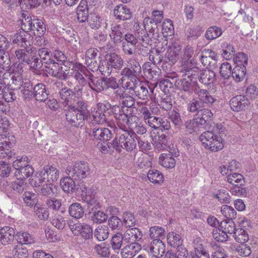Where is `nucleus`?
<instances>
[{
	"instance_id": "obj_35",
	"label": "nucleus",
	"mask_w": 258,
	"mask_h": 258,
	"mask_svg": "<svg viewBox=\"0 0 258 258\" xmlns=\"http://www.w3.org/2000/svg\"><path fill=\"white\" fill-rule=\"evenodd\" d=\"M75 179L70 176L65 177L60 181V186L62 190L67 193L73 192L76 188Z\"/></svg>"
},
{
	"instance_id": "obj_55",
	"label": "nucleus",
	"mask_w": 258,
	"mask_h": 258,
	"mask_svg": "<svg viewBox=\"0 0 258 258\" xmlns=\"http://www.w3.org/2000/svg\"><path fill=\"white\" fill-rule=\"evenodd\" d=\"M123 241H124V238L121 233L117 232L114 234L110 240V245L112 248L114 250L120 249Z\"/></svg>"
},
{
	"instance_id": "obj_5",
	"label": "nucleus",
	"mask_w": 258,
	"mask_h": 258,
	"mask_svg": "<svg viewBox=\"0 0 258 258\" xmlns=\"http://www.w3.org/2000/svg\"><path fill=\"white\" fill-rule=\"evenodd\" d=\"M66 173L75 180H81L90 175V169L87 163L78 162L68 166Z\"/></svg>"
},
{
	"instance_id": "obj_7",
	"label": "nucleus",
	"mask_w": 258,
	"mask_h": 258,
	"mask_svg": "<svg viewBox=\"0 0 258 258\" xmlns=\"http://www.w3.org/2000/svg\"><path fill=\"white\" fill-rule=\"evenodd\" d=\"M110 108L111 104L108 102L97 104L96 108L92 112V121L95 123L101 124L106 122L108 120Z\"/></svg>"
},
{
	"instance_id": "obj_47",
	"label": "nucleus",
	"mask_w": 258,
	"mask_h": 258,
	"mask_svg": "<svg viewBox=\"0 0 258 258\" xmlns=\"http://www.w3.org/2000/svg\"><path fill=\"white\" fill-rule=\"evenodd\" d=\"M31 31L35 35L42 36L45 32V26L43 21L38 19H33Z\"/></svg>"
},
{
	"instance_id": "obj_15",
	"label": "nucleus",
	"mask_w": 258,
	"mask_h": 258,
	"mask_svg": "<svg viewBox=\"0 0 258 258\" xmlns=\"http://www.w3.org/2000/svg\"><path fill=\"white\" fill-rule=\"evenodd\" d=\"M200 59L204 67L214 68L216 66L217 54L211 49H205L202 52Z\"/></svg>"
},
{
	"instance_id": "obj_8",
	"label": "nucleus",
	"mask_w": 258,
	"mask_h": 258,
	"mask_svg": "<svg viewBox=\"0 0 258 258\" xmlns=\"http://www.w3.org/2000/svg\"><path fill=\"white\" fill-rule=\"evenodd\" d=\"M133 132L132 134L137 135H143L147 132V126L142 122H139L138 117L135 114H132L126 122L124 123V127H121L120 130H128Z\"/></svg>"
},
{
	"instance_id": "obj_3",
	"label": "nucleus",
	"mask_w": 258,
	"mask_h": 258,
	"mask_svg": "<svg viewBox=\"0 0 258 258\" xmlns=\"http://www.w3.org/2000/svg\"><path fill=\"white\" fill-rule=\"evenodd\" d=\"M204 147L212 152H217L224 147L221 136H218L212 131L203 133L200 137Z\"/></svg>"
},
{
	"instance_id": "obj_40",
	"label": "nucleus",
	"mask_w": 258,
	"mask_h": 258,
	"mask_svg": "<svg viewBox=\"0 0 258 258\" xmlns=\"http://www.w3.org/2000/svg\"><path fill=\"white\" fill-rule=\"evenodd\" d=\"M161 165L166 168H172L175 165V160L170 154H162L159 159Z\"/></svg>"
},
{
	"instance_id": "obj_54",
	"label": "nucleus",
	"mask_w": 258,
	"mask_h": 258,
	"mask_svg": "<svg viewBox=\"0 0 258 258\" xmlns=\"http://www.w3.org/2000/svg\"><path fill=\"white\" fill-rule=\"evenodd\" d=\"M148 178L151 182L155 184L162 182L164 179L163 174L157 170H150L148 173Z\"/></svg>"
},
{
	"instance_id": "obj_34",
	"label": "nucleus",
	"mask_w": 258,
	"mask_h": 258,
	"mask_svg": "<svg viewBox=\"0 0 258 258\" xmlns=\"http://www.w3.org/2000/svg\"><path fill=\"white\" fill-rule=\"evenodd\" d=\"M92 135L97 140L103 141L109 140L112 136L110 131L104 127L93 128Z\"/></svg>"
},
{
	"instance_id": "obj_13",
	"label": "nucleus",
	"mask_w": 258,
	"mask_h": 258,
	"mask_svg": "<svg viewBox=\"0 0 258 258\" xmlns=\"http://www.w3.org/2000/svg\"><path fill=\"white\" fill-rule=\"evenodd\" d=\"M111 111L114 113V116L117 120V125L120 129L124 127V123L129 116L132 115L131 109H125V107H120L118 105H111Z\"/></svg>"
},
{
	"instance_id": "obj_64",
	"label": "nucleus",
	"mask_w": 258,
	"mask_h": 258,
	"mask_svg": "<svg viewBox=\"0 0 258 258\" xmlns=\"http://www.w3.org/2000/svg\"><path fill=\"white\" fill-rule=\"evenodd\" d=\"M10 77H11L12 81L11 85L13 90L20 89L25 82L22 79V77L18 73H15L14 75L12 76L11 75Z\"/></svg>"
},
{
	"instance_id": "obj_51",
	"label": "nucleus",
	"mask_w": 258,
	"mask_h": 258,
	"mask_svg": "<svg viewBox=\"0 0 258 258\" xmlns=\"http://www.w3.org/2000/svg\"><path fill=\"white\" fill-rule=\"evenodd\" d=\"M167 137L163 134L158 135L157 137H155L153 140V145L154 148L158 150L165 149L167 147Z\"/></svg>"
},
{
	"instance_id": "obj_29",
	"label": "nucleus",
	"mask_w": 258,
	"mask_h": 258,
	"mask_svg": "<svg viewBox=\"0 0 258 258\" xmlns=\"http://www.w3.org/2000/svg\"><path fill=\"white\" fill-rule=\"evenodd\" d=\"M77 225V232L78 235L80 234L81 236L85 240H88L93 237V228L89 225L86 223H81Z\"/></svg>"
},
{
	"instance_id": "obj_23",
	"label": "nucleus",
	"mask_w": 258,
	"mask_h": 258,
	"mask_svg": "<svg viewBox=\"0 0 258 258\" xmlns=\"http://www.w3.org/2000/svg\"><path fill=\"white\" fill-rule=\"evenodd\" d=\"M114 15L117 20L125 21L132 17L130 10L125 5H120L116 6L113 11Z\"/></svg>"
},
{
	"instance_id": "obj_60",
	"label": "nucleus",
	"mask_w": 258,
	"mask_h": 258,
	"mask_svg": "<svg viewBox=\"0 0 258 258\" xmlns=\"http://www.w3.org/2000/svg\"><path fill=\"white\" fill-rule=\"evenodd\" d=\"M88 22L89 26L92 29H98L101 27L103 22V20L95 14H91L88 20Z\"/></svg>"
},
{
	"instance_id": "obj_59",
	"label": "nucleus",
	"mask_w": 258,
	"mask_h": 258,
	"mask_svg": "<svg viewBox=\"0 0 258 258\" xmlns=\"http://www.w3.org/2000/svg\"><path fill=\"white\" fill-rule=\"evenodd\" d=\"M233 237L235 240L240 243H244L249 239L247 231L243 228H238L235 232Z\"/></svg>"
},
{
	"instance_id": "obj_48",
	"label": "nucleus",
	"mask_w": 258,
	"mask_h": 258,
	"mask_svg": "<svg viewBox=\"0 0 258 258\" xmlns=\"http://www.w3.org/2000/svg\"><path fill=\"white\" fill-rule=\"evenodd\" d=\"M221 231H223L226 234H233L236 231L235 224L232 220H228L222 221L219 225Z\"/></svg>"
},
{
	"instance_id": "obj_11",
	"label": "nucleus",
	"mask_w": 258,
	"mask_h": 258,
	"mask_svg": "<svg viewBox=\"0 0 258 258\" xmlns=\"http://www.w3.org/2000/svg\"><path fill=\"white\" fill-rule=\"evenodd\" d=\"M83 88H74V91L67 87H62L59 91V98L61 100V103L64 106L63 108L70 107V105H74L72 103L73 97H75L76 94L78 95L81 94Z\"/></svg>"
},
{
	"instance_id": "obj_19",
	"label": "nucleus",
	"mask_w": 258,
	"mask_h": 258,
	"mask_svg": "<svg viewBox=\"0 0 258 258\" xmlns=\"http://www.w3.org/2000/svg\"><path fill=\"white\" fill-rule=\"evenodd\" d=\"M15 230L9 226H5L0 229V242L3 245L12 243L16 236Z\"/></svg>"
},
{
	"instance_id": "obj_30",
	"label": "nucleus",
	"mask_w": 258,
	"mask_h": 258,
	"mask_svg": "<svg viewBox=\"0 0 258 258\" xmlns=\"http://www.w3.org/2000/svg\"><path fill=\"white\" fill-rule=\"evenodd\" d=\"M182 67L180 73L182 76L193 79H197L196 76L198 75L199 69L197 67H192L191 62L188 63H182Z\"/></svg>"
},
{
	"instance_id": "obj_42",
	"label": "nucleus",
	"mask_w": 258,
	"mask_h": 258,
	"mask_svg": "<svg viewBox=\"0 0 258 258\" xmlns=\"http://www.w3.org/2000/svg\"><path fill=\"white\" fill-rule=\"evenodd\" d=\"M41 59H39L36 56L32 55V54L29 56L26 61V63L29 66L32 70L38 71L42 67L43 59L42 57L39 56Z\"/></svg>"
},
{
	"instance_id": "obj_14",
	"label": "nucleus",
	"mask_w": 258,
	"mask_h": 258,
	"mask_svg": "<svg viewBox=\"0 0 258 258\" xmlns=\"http://www.w3.org/2000/svg\"><path fill=\"white\" fill-rule=\"evenodd\" d=\"M250 104L249 100L244 95H237L232 97L230 101L231 109L236 112L247 109Z\"/></svg>"
},
{
	"instance_id": "obj_24",
	"label": "nucleus",
	"mask_w": 258,
	"mask_h": 258,
	"mask_svg": "<svg viewBox=\"0 0 258 258\" xmlns=\"http://www.w3.org/2000/svg\"><path fill=\"white\" fill-rule=\"evenodd\" d=\"M141 249L139 243H129L124 246L121 251L122 258H132Z\"/></svg>"
},
{
	"instance_id": "obj_20",
	"label": "nucleus",
	"mask_w": 258,
	"mask_h": 258,
	"mask_svg": "<svg viewBox=\"0 0 258 258\" xmlns=\"http://www.w3.org/2000/svg\"><path fill=\"white\" fill-rule=\"evenodd\" d=\"M89 75H86V77L88 76V85L89 88L94 92L100 93L104 91V78L98 79L95 77L92 74L88 73Z\"/></svg>"
},
{
	"instance_id": "obj_27",
	"label": "nucleus",
	"mask_w": 258,
	"mask_h": 258,
	"mask_svg": "<svg viewBox=\"0 0 258 258\" xmlns=\"http://www.w3.org/2000/svg\"><path fill=\"white\" fill-rule=\"evenodd\" d=\"M139 114L141 117L146 121L152 115H158L160 113V110L158 106L155 104L150 106L149 108L146 106L141 107L139 110Z\"/></svg>"
},
{
	"instance_id": "obj_25",
	"label": "nucleus",
	"mask_w": 258,
	"mask_h": 258,
	"mask_svg": "<svg viewBox=\"0 0 258 258\" xmlns=\"http://www.w3.org/2000/svg\"><path fill=\"white\" fill-rule=\"evenodd\" d=\"M31 37V35L25 31L20 30L17 33L13 40V43L17 44L20 47H26L30 46V43L27 39Z\"/></svg>"
},
{
	"instance_id": "obj_37",
	"label": "nucleus",
	"mask_w": 258,
	"mask_h": 258,
	"mask_svg": "<svg viewBox=\"0 0 258 258\" xmlns=\"http://www.w3.org/2000/svg\"><path fill=\"white\" fill-rule=\"evenodd\" d=\"M55 186L51 183H45L36 190L37 195L41 197H50L55 192Z\"/></svg>"
},
{
	"instance_id": "obj_63",
	"label": "nucleus",
	"mask_w": 258,
	"mask_h": 258,
	"mask_svg": "<svg viewBox=\"0 0 258 258\" xmlns=\"http://www.w3.org/2000/svg\"><path fill=\"white\" fill-rule=\"evenodd\" d=\"M204 107V105L201 104V102L199 101L198 98H192L188 103L187 108V110L191 113H198V112Z\"/></svg>"
},
{
	"instance_id": "obj_57",
	"label": "nucleus",
	"mask_w": 258,
	"mask_h": 258,
	"mask_svg": "<svg viewBox=\"0 0 258 258\" xmlns=\"http://www.w3.org/2000/svg\"><path fill=\"white\" fill-rule=\"evenodd\" d=\"M223 33L222 29L217 26L210 27L206 31L205 36L208 40H213L220 37Z\"/></svg>"
},
{
	"instance_id": "obj_28",
	"label": "nucleus",
	"mask_w": 258,
	"mask_h": 258,
	"mask_svg": "<svg viewBox=\"0 0 258 258\" xmlns=\"http://www.w3.org/2000/svg\"><path fill=\"white\" fill-rule=\"evenodd\" d=\"M42 175L47 179V181L57 180L59 177V173L56 167L52 165L44 166L41 170Z\"/></svg>"
},
{
	"instance_id": "obj_36",
	"label": "nucleus",
	"mask_w": 258,
	"mask_h": 258,
	"mask_svg": "<svg viewBox=\"0 0 258 258\" xmlns=\"http://www.w3.org/2000/svg\"><path fill=\"white\" fill-rule=\"evenodd\" d=\"M195 94L197 95L198 99L201 102V104L203 105L205 104H212L215 101L213 97L207 90L201 89L200 87L195 92Z\"/></svg>"
},
{
	"instance_id": "obj_49",
	"label": "nucleus",
	"mask_w": 258,
	"mask_h": 258,
	"mask_svg": "<svg viewBox=\"0 0 258 258\" xmlns=\"http://www.w3.org/2000/svg\"><path fill=\"white\" fill-rule=\"evenodd\" d=\"M21 88V91L24 98L30 99L33 97V91L32 90H33V88L30 80H25Z\"/></svg>"
},
{
	"instance_id": "obj_1",
	"label": "nucleus",
	"mask_w": 258,
	"mask_h": 258,
	"mask_svg": "<svg viewBox=\"0 0 258 258\" xmlns=\"http://www.w3.org/2000/svg\"><path fill=\"white\" fill-rule=\"evenodd\" d=\"M39 56L42 57L46 71L53 77L60 80H66L68 78V73L62 66L67 60L64 54L61 51L55 50L50 51L46 47L40 48L38 51Z\"/></svg>"
},
{
	"instance_id": "obj_38",
	"label": "nucleus",
	"mask_w": 258,
	"mask_h": 258,
	"mask_svg": "<svg viewBox=\"0 0 258 258\" xmlns=\"http://www.w3.org/2000/svg\"><path fill=\"white\" fill-rule=\"evenodd\" d=\"M213 116V114L211 110L202 108L195 116L199 120V122L203 125L211 120Z\"/></svg>"
},
{
	"instance_id": "obj_44",
	"label": "nucleus",
	"mask_w": 258,
	"mask_h": 258,
	"mask_svg": "<svg viewBox=\"0 0 258 258\" xmlns=\"http://www.w3.org/2000/svg\"><path fill=\"white\" fill-rule=\"evenodd\" d=\"M176 80L174 77H166L165 79L161 80L159 83L161 90L165 94L169 93L170 89L173 88V85Z\"/></svg>"
},
{
	"instance_id": "obj_18",
	"label": "nucleus",
	"mask_w": 258,
	"mask_h": 258,
	"mask_svg": "<svg viewBox=\"0 0 258 258\" xmlns=\"http://www.w3.org/2000/svg\"><path fill=\"white\" fill-rule=\"evenodd\" d=\"M147 250L154 257H162L165 252V245L161 240L154 239L148 246Z\"/></svg>"
},
{
	"instance_id": "obj_16",
	"label": "nucleus",
	"mask_w": 258,
	"mask_h": 258,
	"mask_svg": "<svg viewBox=\"0 0 258 258\" xmlns=\"http://www.w3.org/2000/svg\"><path fill=\"white\" fill-rule=\"evenodd\" d=\"M124 242L127 243H139L143 234L141 230L138 228L133 227L127 229L122 234Z\"/></svg>"
},
{
	"instance_id": "obj_46",
	"label": "nucleus",
	"mask_w": 258,
	"mask_h": 258,
	"mask_svg": "<svg viewBox=\"0 0 258 258\" xmlns=\"http://www.w3.org/2000/svg\"><path fill=\"white\" fill-rule=\"evenodd\" d=\"M167 240L168 244L173 247H178L182 243L181 236L174 232H169L167 234Z\"/></svg>"
},
{
	"instance_id": "obj_10",
	"label": "nucleus",
	"mask_w": 258,
	"mask_h": 258,
	"mask_svg": "<svg viewBox=\"0 0 258 258\" xmlns=\"http://www.w3.org/2000/svg\"><path fill=\"white\" fill-rule=\"evenodd\" d=\"M144 28L147 32V36L144 35L142 37V46H144L145 45H151L150 43L152 40L151 39L153 38V36L154 33H157L158 32V25L149 17H146L144 19L143 21Z\"/></svg>"
},
{
	"instance_id": "obj_2",
	"label": "nucleus",
	"mask_w": 258,
	"mask_h": 258,
	"mask_svg": "<svg viewBox=\"0 0 258 258\" xmlns=\"http://www.w3.org/2000/svg\"><path fill=\"white\" fill-rule=\"evenodd\" d=\"M66 112V119L69 124L73 126H82L85 120L87 119L90 114L88 109V104L83 100L77 101L74 105L63 108Z\"/></svg>"
},
{
	"instance_id": "obj_33",
	"label": "nucleus",
	"mask_w": 258,
	"mask_h": 258,
	"mask_svg": "<svg viewBox=\"0 0 258 258\" xmlns=\"http://www.w3.org/2000/svg\"><path fill=\"white\" fill-rule=\"evenodd\" d=\"M199 77L200 81L206 85L213 84L216 81V74L211 70L203 71Z\"/></svg>"
},
{
	"instance_id": "obj_17",
	"label": "nucleus",
	"mask_w": 258,
	"mask_h": 258,
	"mask_svg": "<svg viewBox=\"0 0 258 258\" xmlns=\"http://www.w3.org/2000/svg\"><path fill=\"white\" fill-rule=\"evenodd\" d=\"M181 46L178 43H173L169 46L165 54L164 62H169L171 64H174L179 58L181 51Z\"/></svg>"
},
{
	"instance_id": "obj_32",
	"label": "nucleus",
	"mask_w": 258,
	"mask_h": 258,
	"mask_svg": "<svg viewBox=\"0 0 258 258\" xmlns=\"http://www.w3.org/2000/svg\"><path fill=\"white\" fill-rule=\"evenodd\" d=\"M21 49H18L15 51V54L17 59L22 63L26 62L29 57V54H31L34 51V48L31 46L22 47Z\"/></svg>"
},
{
	"instance_id": "obj_56",
	"label": "nucleus",
	"mask_w": 258,
	"mask_h": 258,
	"mask_svg": "<svg viewBox=\"0 0 258 258\" xmlns=\"http://www.w3.org/2000/svg\"><path fill=\"white\" fill-rule=\"evenodd\" d=\"M223 52V57L227 60L231 59L235 54V50L233 46L227 42H223L221 44Z\"/></svg>"
},
{
	"instance_id": "obj_53",
	"label": "nucleus",
	"mask_w": 258,
	"mask_h": 258,
	"mask_svg": "<svg viewBox=\"0 0 258 258\" xmlns=\"http://www.w3.org/2000/svg\"><path fill=\"white\" fill-rule=\"evenodd\" d=\"M246 72V67L244 66H236L232 72V76L235 81L240 82L245 78Z\"/></svg>"
},
{
	"instance_id": "obj_31",
	"label": "nucleus",
	"mask_w": 258,
	"mask_h": 258,
	"mask_svg": "<svg viewBox=\"0 0 258 258\" xmlns=\"http://www.w3.org/2000/svg\"><path fill=\"white\" fill-rule=\"evenodd\" d=\"M106 59L108 61L112 70L113 69L120 70L123 66L124 61L121 56L115 53L107 55Z\"/></svg>"
},
{
	"instance_id": "obj_61",
	"label": "nucleus",
	"mask_w": 258,
	"mask_h": 258,
	"mask_svg": "<svg viewBox=\"0 0 258 258\" xmlns=\"http://www.w3.org/2000/svg\"><path fill=\"white\" fill-rule=\"evenodd\" d=\"M168 116L169 118L176 127L179 128L181 126L183 121L178 110L173 109L169 113Z\"/></svg>"
},
{
	"instance_id": "obj_6",
	"label": "nucleus",
	"mask_w": 258,
	"mask_h": 258,
	"mask_svg": "<svg viewBox=\"0 0 258 258\" xmlns=\"http://www.w3.org/2000/svg\"><path fill=\"white\" fill-rule=\"evenodd\" d=\"M126 62V67L121 70V75L130 79L132 82L136 81V79L140 76L142 72V68L139 62L135 58H130Z\"/></svg>"
},
{
	"instance_id": "obj_26",
	"label": "nucleus",
	"mask_w": 258,
	"mask_h": 258,
	"mask_svg": "<svg viewBox=\"0 0 258 258\" xmlns=\"http://www.w3.org/2000/svg\"><path fill=\"white\" fill-rule=\"evenodd\" d=\"M77 19L79 22L84 23L88 21L89 15L88 14V7L86 1L82 0L77 9Z\"/></svg>"
},
{
	"instance_id": "obj_9",
	"label": "nucleus",
	"mask_w": 258,
	"mask_h": 258,
	"mask_svg": "<svg viewBox=\"0 0 258 258\" xmlns=\"http://www.w3.org/2000/svg\"><path fill=\"white\" fill-rule=\"evenodd\" d=\"M183 77V78L181 79L175 80L174 82L175 87L178 90L187 93L188 94L195 93L199 87L197 79Z\"/></svg>"
},
{
	"instance_id": "obj_39",
	"label": "nucleus",
	"mask_w": 258,
	"mask_h": 258,
	"mask_svg": "<svg viewBox=\"0 0 258 258\" xmlns=\"http://www.w3.org/2000/svg\"><path fill=\"white\" fill-rule=\"evenodd\" d=\"M142 47H143V46ZM144 47L147 48V50L149 51V59L154 65L159 64L163 61V51L156 48H154L152 50H149V48L145 45L144 46Z\"/></svg>"
},
{
	"instance_id": "obj_50",
	"label": "nucleus",
	"mask_w": 258,
	"mask_h": 258,
	"mask_svg": "<svg viewBox=\"0 0 258 258\" xmlns=\"http://www.w3.org/2000/svg\"><path fill=\"white\" fill-rule=\"evenodd\" d=\"M109 231L108 227L106 226H98L94 231V235L99 241H102L108 237Z\"/></svg>"
},
{
	"instance_id": "obj_43",
	"label": "nucleus",
	"mask_w": 258,
	"mask_h": 258,
	"mask_svg": "<svg viewBox=\"0 0 258 258\" xmlns=\"http://www.w3.org/2000/svg\"><path fill=\"white\" fill-rule=\"evenodd\" d=\"M34 172L33 168L30 164L24 168H20L16 170L15 176L17 179H22L25 180L26 178L31 176Z\"/></svg>"
},
{
	"instance_id": "obj_58",
	"label": "nucleus",
	"mask_w": 258,
	"mask_h": 258,
	"mask_svg": "<svg viewBox=\"0 0 258 258\" xmlns=\"http://www.w3.org/2000/svg\"><path fill=\"white\" fill-rule=\"evenodd\" d=\"M184 125L186 131L191 134L197 132L199 129V125L202 124L199 122V120L195 116L192 119L186 121Z\"/></svg>"
},
{
	"instance_id": "obj_62",
	"label": "nucleus",
	"mask_w": 258,
	"mask_h": 258,
	"mask_svg": "<svg viewBox=\"0 0 258 258\" xmlns=\"http://www.w3.org/2000/svg\"><path fill=\"white\" fill-rule=\"evenodd\" d=\"M227 181L232 185H242L244 182L243 176L241 174L237 173H230L227 176Z\"/></svg>"
},
{
	"instance_id": "obj_12",
	"label": "nucleus",
	"mask_w": 258,
	"mask_h": 258,
	"mask_svg": "<svg viewBox=\"0 0 258 258\" xmlns=\"http://www.w3.org/2000/svg\"><path fill=\"white\" fill-rule=\"evenodd\" d=\"M127 85L125 86L126 89L133 90L135 95L138 98L142 100H146L148 98L149 94L148 86L142 82L134 81L132 83L127 82Z\"/></svg>"
},
{
	"instance_id": "obj_41",
	"label": "nucleus",
	"mask_w": 258,
	"mask_h": 258,
	"mask_svg": "<svg viewBox=\"0 0 258 258\" xmlns=\"http://www.w3.org/2000/svg\"><path fill=\"white\" fill-rule=\"evenodd\" d=\"M70 215L76 219H80L84 214V210L80 204L78 203L71 205L69 209Z\"/></svg>"
},
{
	"instance_id": "obj_22",
	"label": "nucleus",
	"mask_w": 258,
	"mask_h": 258,
	"mask_svg": "<svg viewBox=\"0 0 258 258\" xmlns=\"http://www.w3.org/2000/svg\"><path fill=\"white\" fill-rule=\"evenodd\" d=\"M142 69L144 76L149 80L157 79L161 73V70L159 68L156 66L152 67L149 62L144 63Z\"/></svg>"
},
{
	"instance_id": "obj_4",
	"label": "nucleus",
	"mask_w": 258,
	"mask_h": 258,
	"mask_svg": "<svg viewBox=\"0 0 258 258\" xmlns=\"http://www.w3.org/2000/svg\"><path fill=\"white\" fill-rule=\"evenodd\" d=\"M122 133H119L120 135L117 138L118 146H116V151L120 152L122 149L131 152L137 147V137L135 134H131L128 130H121Z\"/></svg>"
},
{
	"instance_id": "obj_21",
	"label": "nucleus",
	"mask_w": 258,
	"mask_h": 258,
	"mask_svg": "<svg viewBox=\"0 0 258 258\" xmlns=\"http://www.w3.org/2000/svg\"><path fill=\"white\" fill-rule=\"evenodd\" d=\"M49 95L46 86L43 83H38L33 87V97L40 102H44L47 99Z\"/></svg>"
},
{
	"instance_id": "obj_52",
	"label": "nucleus",
	"mask_w": 258,
	"mask_h": 258,
	"mask_svg": "<svg viewBox=\"0 0 258 258\" xmlns=\"http://www.w3.org/2000/svg\"><path fill=\"white\" fill-rule=\"evenodd\" d=\"M112 41L115 43L121 42L123 40V34L121 32L120 25H115L111 27V32L109 34Z\"/></svg>"
},
{
	"instance_id": "obj_45",
	"label": "nucleus",
	"mask_w": 258,
	"mask_h": 258,
	"mask_svg": "<svg viewBox=\"0 0 258 258\" xmlns=\"http://www.w3.org/2000/svg\"><path fill=\"white\" fill-rule=\"evenodd\" d=\"M17 241L21 244H30L35 242L34 238L28 232H19L16 234Z\"/></svg>"
}]
</instances>
